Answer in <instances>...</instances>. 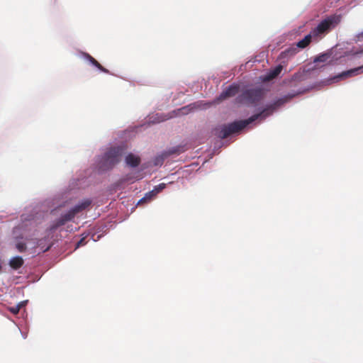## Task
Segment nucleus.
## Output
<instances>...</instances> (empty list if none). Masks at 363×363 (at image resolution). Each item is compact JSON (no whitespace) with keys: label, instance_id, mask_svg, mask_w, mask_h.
<instances>
[{"label":"nucleus","instance_id":"obj_1","mask_svg":"<svg viewBox=\"0 0 363 363\" xmlns=\"http://www.w3.org/2000/svg\"><path fill=\"white\" fill-rule=\"evenodd\" d=\"M292 96H284L278 99L272 104L268 105L262 112L255 114L246 120L235 121L228 125H220L213 130V134L221 139L228 138L233 133H238L245 128L247 125L259 118H264L272 114L278 108L289 101Z\"/></svg>","mask_w":363,"mask_h":363},{"label":"nucleus","instance_id":"obj_2","mask_svg":"<svg viewBox=\"0 0 363 363\" xmlns=\"http://www.w3.org/2000/svg\"><path fill=\"white\" fill-rule=\"evenodd\" d=\"M124 153L123 147H114L110 148L104 155L100 164V168L103 170L112 169L118 164Z\"/></svg>","mask_w":363,"mask_h":363},{"label":"nucleus","instance_id":"obj_19","mask_svg":"<svg viewBox=\"0 0 363 363\" xmlns=\"http://www.w3.org/2000/svg\"><path fill=\"white\" fill-rule=\"evenodd\" d=\"M296 52H297V48H289L285 51V52L287 53V55H294L296 53Z\"/></svg>","mask_w":363,"mask_h":363},{"label":"nucleus","instance_id":"obj_8","mask_svg":"<svg viewBox=\"0 0 363 363\" xmlns=\"http://www.w3.org/2000/svg\"><path fill=\"white\" fill-rule=\"evenodd\" d=\"M125 163L131 167H135L140 164V158L138 156L130 153L125 157Z\"/></svg>","mask_w":363,"mask_h":363},{"label":"nucleus","instance_id":"obj_6","mask_svg":"<svg viewBox=\"0 0 363 363\" xmlns=\"http://www.w3.org/2000/svg\"><path fill=\"white\" fill-rule=\"evenodd\" d=\"M360 73H363V65L351 69L350 70L344 71L340 74L334 77L332 80L333 82H337L340 79L352 77L356 76Z\"/></svg>","mask_w":363,"mask_h":363},{"label":"nucleus","instance_id":"obj_20","mask_svg":"<svg viewBox=\"0 0 363 363\" xmlns=\"http://www.w3.org/2000/svg\"><path fill=\"white\" fill-rule=\"evenodd\" d=\"M86 244V242H85V238H81L77 243V246L76 247H79L80 246H83Z\"/></svg>","mask_w":363,"mask_h":363},{"label":"nucleus","instance_id":"obj_22","mask_svg":"<svg viewBox=\"0 0 363 363\" xmlns=\"http://www.w3.org/2000/svg\"><path fill=\"white\" fill-rule=\"evenodd\" d=\"M362 53H363V49H362V50H361L360 51H357V52H355L354 54V55H359V54H362Z\"/></svg>","mask_w":363,"mask_h":363},{"label":"nucleus","instance_id":"obj_5","mask_svg":"<svg viewBox=\"0 0 363 363\" xmlns=\"http://www.w3.org/2000/svg\"><path fill=\"white\" fill-rule=\"evenodd\" d=\"M264 96V91L260 88L247 89L242 92L240 101L247 104L259 102Z\"/></svg>","mask_w":363,"mask_h":363},{"label":"nucleus","instance_id":"obj_18","mask_svg":"<svg viewBox=\"0 0 363 363\" xmlns=\"http://www.w3.org/2000/svg\"><path fill=\"white\" fill-rule=\"evenodd\" d=\"M84 55L85 57V58L89 60L91 64H93V62H95L96 59H94L92 56H91L88 53H84Z\"/></svg>","mask_w":363,"mask_h":363},{"label":"nucleus","instance_id":"obj_7","mask_svg":"<svg viewBox=\"0 0 363 363\" xmlns=\"http://www.w3.org/2000/svg\"><path fill=\"white\" fill-rule=\"evenodd\" d=\"M239 87L236 85H230L225 89L219 96L220 101L235 96L238 93Z\"/></svg>","mask_w":363,"mask_h":363},{"label":"nucleus","instance_id":"obj_3","mask_svg":"<svg viewBox=\"0 0 363 363\" xmlns=\"http://www.w3.org/2000/svg\"><path fill=\"white\" fill-rule=\"evenodd\" d=\"M91 203V201L89 199H86L81 202L80 203L76 205L72 209H70L67 213L61 216V217L56 220L55 224L52 226V229H56L60 226H62L65 224L67 221L72 220L75 215L78 213L85 210L88 208Z\"/></svg>","mask_w":363,"mask_h":363},{"label":"nucleus","instance_id":"obj_17","mask_svg":"<svg viewBox=\"0 0 363 363\" xmlns=\"http://www.w3.org/2000/svg\"><path fill=\"white\" fill-rule=\"evenodd\" d=\"M21 304H18L16 306H13V307H11L10 308V311L13 313V314H17L18 313L19 311H20V308H21Z\"/></svg>","mask_w":363,"mask_h":363},{"label":"nucleus","instance_id":"obj_9","mask_svg":"<svg viewBox=\"0 0 363 363\" xmlns=\"http://www.w3.org/2000/svg\"><path fill=\"white\" fill-rule=\"evenodd\" d=\"M24 264L23 259L20 256L11 258L9 261V266L14 270L20 269Z\"/></svg>","mask_w":363,"mask_h":363},{"label":"nucleus","instance_id":"obj_12","mask_svg":"<svg viewBox=\"0 0 363 363\" xmlns=\"http://www.w3.org/2000/svg\"><path fill=\"white\" fill-rule=\"evenodd\" d=\"M331 54L330 52H325L315 57L314 62H325L330 58Z\"/></svg>","mask_w":363,"mask_h":363},{"label":"nucleus","instance_id":"obj_4","mask_svg":"<svg viewBox=\"0 0 363 363\" xmlns=\"http://www.w3.org/2000/svg\"><path fill=\"white\" fill-rule=\"evenodd\" d=\"M341 21L340 15H332L323 20L312 31L314 36L328 33L335 28Z\"/></svg>","mask_w":363,"mask_h":363},{"label":"nucleus","instance_id":"obj_15","mask_svg":"<svg viewBox=\"0 0 363 363\" xmlns=\"http://www.w3.org/2000/svg\"><path fill=\"white\" fill-rule=\"evenodd\" d=\"M92 65L104 73L109 72L108 70L107 69H106L105 67H104L96 60H95L94 62H93Z\"/></svg>","mask_w":363,"mask_h":363},{"label":"nucleus","instance_id":"obj_14","mask_svg":"<svg viewBox=\"0 0 363 363\" xmlns=\"http://www.w3.org/2000/svg\"><path fill=\"white\" fill-rule=\"evenodd\" d=\"M16 247L18 250V251L20 252H23L27 249L26 244L23 242H19L16 243Z\"/></svg>","mask_w":363,"mask_h":363},{"label":"nucleus","instance_id":"obj_10","mask_svg":"<svg viewBox=\"0 0 363 363\" xmlns=\"http://www.w3.org/2000/svg\"><path fill=\"white\" fill-rule=\"evenodd\" d=\"M283 67L281 65H277L273 69L270 70L266 76V80H272L276 78L282 71Z\"/></svg>","mask_w":363,"mask_h":363},{"label":"nucleus","instance_id":"obj_11","mask_svg":"<svg viewBox=\"0 0 363 363\" xmlns=\"http://www.w3.org/2000/svg\"><path fill=\"white\" fill-rule=\"evenodd\" d=\"M311 41V35H307L305 36L303 39L298 41L296 44V46L299 48H306Z\"/></svg>","mask_w":363,"mask_h":363},{"label":"nucleus","instance_id":"obj_16","mask_svg":"<svg viewBox=\"0 0 363 363\" xmlns=\"http://www.w3.org/2000/svg\"><path fill=\"white\" fill-rule=\"evenodd\" d=\"M165 187L166 184L164 183H161L159 185L155 186L153 190L155 191V194L157 195L158 193L161 192Z\"/></svg>","mask_w":363,"mask_h":363},{"label":"nucleus","instance_id":"obj_21","mask_svg":"<svg viewBox=\"0 0 363 363\" xmlns=\"http://www.w3.org/2000/svg\"><path fill=\"white\" fill-rule=\"evenodd\" d=\"M181 151L179 150V147H176V148H174L171 150L169 151V155H172V154H178Z\"/></svg>","mask_w":363,"mask_h":363},{"label":"nucleus","instance_id":"obj_13","mask_svg":"<svg viewBox=\"0 0 363 363\" xmlns=\"http://www.w3.org/2000/svg\"><path fill=\"white\" fill-rule=\"evenodd\" d=\"M156 196L155 191L152 190L151 191L147 192L145 194V196L142 198L138 203V204H140L141 203L145 202V201H151L155 196Z\"/></svg>","mask_w":363,"mask_h":363}]
</instances>
